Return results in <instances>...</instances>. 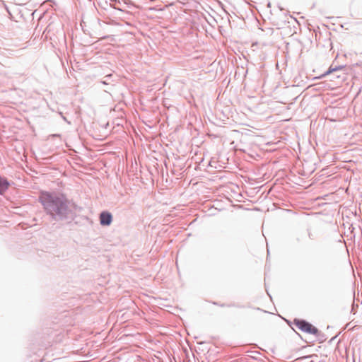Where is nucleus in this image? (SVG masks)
I'll return each mask as SVG.
<instances>
[{"label": "nucleus", "mask_w": 362, "mask_h": 362, "mask_svg": "<svg viewBox=\"0 0 362 362\" xmlns=\"http://www.w3.org/2000/svg\"><path fill=\"white\" fill-rule=\"evenodd\" d=\"M40 200L45 209L53 216H61L66 211V199L64 195L43 192Z\"/></svg>", "instance_id": "obj_1"}, {"label": "nucleus", "mask_w": 362, "mask_h": 362, "mask_svg": "<svg viewBox=\"0 0 362 362\" xmlns=\"http://www.w3.org/2000/svg\"><path fill=\"white\" fill-rule=\"evenodd\" d=\"M293 324L298 329L307 334L316 336L319 333L318 329L315 326L305 320L295 319Z\"/></svg>", "instance_id": "obj_2"}, {"label": "nucleus", "mask_w": 362, "mask_h": 362, "mask_svg": "<svg viewBox=\"0 0 362 362\" xmlns=\"http://www.w3.org/2000/svg\"><path fill=\"white\" fill-rule=\"evenodd\" d=\"M61 47L58 48V52L59 54H57L63 65L64 66V62L68 64V53H66V51L68 50L67 42L66 39L65 33H64V36L62 39V44L60 42Z\"/></svg>", "instance_id": "obj_3"}, {"label": "nucleus", "mask_w": 362, "mask_h": 362, "mask_svg": "<svg viewBox=\"0 0 362 362\" xmlns=\"http://www.w3.org/2000/svg\"><path fill=\"white\" fill-rule=\"evenodd\" d=\"M112 221V216L108 211H103L100 214V223L102 226H110Z\"/></svg>", "instance_id": "obj_4"}, {"label": "nucleus", "mask_w": 362, "mask_h": 362, "mask_svg": "<svg viewBox=\"0 0 362 362\" xmlns=\"http://www.w3.org/2000/svg\"><path fill=\"white\" fill-rule=\"evenodd\" d=\"M334 73V71L333 69V66H331L327 71H325L323 74H322L320 76L317 77V78H325V76H329Z\"/></svg>", "instance_id": "obj_5"}, {"label": "nucleus", "mask_w": 362, "mask_h": 362, "mask_svg": "<svg viewBox=\"0 0 362 362\" xmlns=\"http://www.w3.org/2000/svg\"><path fill=\"white\" fill-rule=\"evenodd\" d=\"M8 187V182H0V194H3Z\"/></svg>", "instance_id": "obj_6"}, {"label": "nucleus", "mask_w": 362, "mask_h": 362, "mask_svg": "<svg viewBox=\"0 0 362 362\" xmlns=\"http://www.w3.org/2000/svg\"><path fill=\"white\" fill-rule=\"evenodd\" d=\"M111 1H112V3L110 4V6L112 8H113L115 9H117V10H119L120 11H123L122 9L117 7V4L120 3L119 0H111Z\"/></svg>", "instance_id": "obj_7"}, {"label": "nucleus", "mask_w": 362, "mask_h": 362, "mask_svg": "<svg viewBox=\"0 0 362 362\" xmlns=\"http://www.w3.org/2000/svg\"><path fill=\"white\" fill-rule=\"evenodd\" d=\"M69 179H70L72 176L75 175L76 170L72 167V163H71V161L70 160H69Z\"/></svg>", "instance_id": "obj_8"}, {"label": "nucleus", "mask_w": 362, "mask_h": 362, "mask_svg": "<svg viewBox=\"0 0 362 362\" xmlns=\"http://www.w3.org/2000/svg\"><path fill=\"white\" fill-rule=\"evenodd\" d=\"M346 68V65H337L335 66H333V69H334V72L345 69Z\"/></svg>", "instance_id": "obj_9"}, {"label": "nucleus", "mask_w": 362, "mask_h": 362, "mask_svg": "<svg viewBox=\"0 0 362 362\" xmlns=\"http://www.w3.org/2000/svg\"><path fill=\"white\" fill-rule=\"evenodd\" d=\"M78 177L82 182L88 181L85 177H80V176H78Z\"/></svg>", "instance_id": "obj_10"}, {"label": "nucleus", "mask_w": 362, "mask_h": 362, "mask_svg": "<svg viewBox=\"0 0 362 362\" xmlns=\"http://www.w3.org/2000/svg\"><path fill=\"white\" fill-rule=\"evenodd\" d=\"M339 77H340V76H339V75L334 74V75H333V77H332L330 80H331V81H333V79H334V78H339Z\"/></svg>", "instance_id": "obj_11"}, {"label": "nucleus", "mask_w": 362, "mask_h": 362, "mask_svg": "<svg viewBox=\"0 0 362 362\" xmlns=\"http://www.w3.org/2000/svg\"><path fill=\"white\" fill-rule=\"evenodd\" d=\"M0 181H7V179L0 176Z\"/></svg>", "instance_id": "obj_12"}, {"label": "nucleus", "mask_w": 362, "mask_h": 362, "mask_svg": "<svg viewBox=\"0 0 362 362\" xmlns=\"http://www.w3.org/2000/svg\"><path fill=\"white\" fill-rule=\"evenodd\" d=\"M361 87L359 88V90H358V93H356V97L360 94L361 91Z\"/></svg>", "instance_id": "obj_13"}, {"label": "nucleus", "mask_w": 362, "mask_h": 362, "mask_svg": "<svg viewBox=\"0 0 362 362\" xmlns=\"http://www.w3.org/2000/svg\"><path fill=\"white\" fill-rule=\"evenodd\" d=\"M124 4H127L129 2H130L129 0H122Z\"/></svg>", "instance_id": "obj_14"}, {"label": "nucleus", "mask_w": 362, "mask_h": 362, "mask_svg": "<svg viewBox=\"0 0 362 362\" xmlns=\"http://www.w3.org/2000/svg\"><path fill=\"white\" fill-rule=\"evenodd\" d=\"M69 74L73 76L74 78H76L71 72V70L69 69Z\"/></svg>", "instance_id": "obj_15"}, {"label": "nucleus", "mask_w": 362, "mask_h": 362, "mask_svg": "<svg viewBox=\"0 0 362 362\" xmlns=\"http://www.w3.org/2000/svg\"><path fill=\"white\" fill-rule=\"evenodd\" d=\"M100 83H103V84H107L105 81H101Z\"/></svg>", "instance_id": "obj_16"}, {"label": "nucleus", "mask_w": 362, "mask_h": 362, "mask_svg": "<svg viewBox=\"0 0 362 362\" xmlns=\"http://www.w3.org/2000/svg\"><path fill=\"white\" fill-rule=\"evenodd\" d=\"M62 117H63L64 120H65L66 122H68V120H67V119H66V117L62 116Z\"/></svg>", "instance_id": "obj_17"}, {"label": "nucleus", "mask_w": 362, "mask_h": 362, "mask_svg": "<svg viewBox=\"0 0 362 362\" xmlns=\"http://www.w3.org/2000/svg\"><path fill=\"white\" fill-rule=\"evenodd\" d=\"M69 151H71V148H70V147H69ZM69 158H71V152H69Z\"/></svg>", "instance_id": "obj_18"}, {"label": "nucleus", "mask_w": 362, "mask_h": 362, "mask_svg": "<svg viewBox=\"0 0 362 362\" xmlns=\"http://www.w3.org/2000/svg\"><path fill=\"white\" fill-rule=\"evenodd\" d=\"M267 6H268L269 8H270V7H271V3H270L269 1V2H268V4H267Z\"/></svg>", "instance_id": "obj_19"}, {"label": "nucleus", "mask_w": 362, "mask_h": 362, "mask_svg": "<svg viewBox=\"0 0 362 362\" xmlns=\"http://www.w3.org/2000/svg\"><path fill=\"white\" fill-rule=\"evenodd\" d=\"M248 181L251 182V181H257V180H253V179H249Z\"/></svg>", "instance_id": "obj_20"}, {"label": "nucleus", "mask_w": 362, "mask_h": 362, "mask_svg": "<svg viewBox=\"0 0 362 362\" xmlns=\"http://www.w3.org/2000/svg\"><path fill=\"white\" fill-rule=\"evenodd\" d=\"M334 178H331V179H328V180H326L325 181H328V182H330V181H332Z\"/></svg>", "instance_id": "obj_21"}, {"label": "nucleus", "mask_w": 362, "mask_h": 362, "mask_svg": "<svg viewBox=\"0 0 362 362\" xmlns=\"http://www.w3.org/2000/svg\"><path fill=\"white\" fill-rule=\"evenodd\" d=\"M64 69H65L66 72L68 74V70H67V69H66L65 66H64Z\"/></svg>", "instance_id": "obj_22"}, {"label": "nucleus", "mask_w": 362, "mask_h": 362, "mask_svg": "<svg viewBox=\"0 0 362 362\" xmlns=\"http://www.w3.org/2000/svg\"><path fill=\"white\" fill-rule=\"evenodd\" d=\"M65 145L66 147H68V143L66 141H65Z\"/></svg>", "instance_id": "obj_23"}, {"label": "nucleus", "mask_w": 362, "mask_h": 362, "mask_svg": "<svg viewBox=\"0 0 362 362\" xmlns=\"http://www.w3.org/2000/svg\"><path fill=\"white\" fill-rule=\"evenodd\" d=\"M152 1H154L155 0H151Z\"/></svg>", "instance_id": "obj_24"}]
</instances>
